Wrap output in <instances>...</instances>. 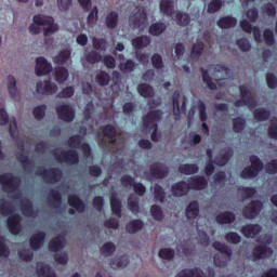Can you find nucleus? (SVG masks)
I'll list each match as a JSON object with an SVG mask.
<instances>
[{
	"label": "nucleus",
	"mask_w": 277,
	"mask_h": 277,
	"mask_svg": "<svg viewBox=\"0 0 277 277\" xmlns=\"http://www.w3.org/2000/svg\"><path fill=\"white\" fill-rule=\"evenodd\" d=\"M34 116L37 120H42L47 116V105L37 106L34 110Z\"/></svg>",
	"instance_id": "58"
},
{
	"label": "nucleus",
	"mask_w": 277,
	"mask_h": 277,
	"mask_svg": "<svg viewBox=\"0 0 277 277\" xmlns=\"http://www.w3.org/2000/svg\"><path fill=\"white\" fill-rule=\"evenodd\" d=\"M50 198L54 209H60V207H62V194H60V192L51 190Z\"/></svg>",
	"instance_id": "47"
},
{
	"label": "nucleus",
	"mask_w": 277,
	"mask_h": 277,
	"mask_svg": "<svg viewBox=\"0 0 277 277\" xmlns=\"http://www.w3.org/2000/svg\"><path fill=\"white\" fill-rule=\"evenodd\" d=\"M28 153L24 151V154H18L17 159L21 161L22 166H24L25 170H34L36 167V162L34 160L29 159V156H27Z\"/></svg>",
	"instance_id": "35"
},
{
	"label": "nucleus",
	"mask_w": 277,
	"mask_h": 277,
	"mask_svg": "<svg viewBox=\"0 0 277 277\" xmlns=\"http://www.w3.org/2000/svg\"><path fill=\"white\" fill-rule=\"evenodd\" d=\"M163 23H155L149 27V32L151 36H161V34L167 29Z\"/></svg>",
	"instance_id": "48"
},
{
	"label": "nucleus",
	"mask_w": 277,
	"mask_h": 277,
	"mask_svg": "<svg viewBox=\"0 0 277 277\" xmlns=\"http://www.w3.org/2000/svg\"><path fill=\"white\" fill-rule=\"evenodd\" d=\"M87 62H89V64H98V62H101V60H103V56L101 55V53L96 52V51H91L87 57H85Z\"/></svg>",
	"instance_id": "54"
},
{
	"label": "nucleus",
	"mask_w": 277,
	"mask_h": 277,
	"mask_svg": "<svg viewBox=\"0 0 277 277\" xmlns=\"http://www.w3.org/2000/svg\"><path fill=\"white\" fill-rule=\"evenodd\" d=\"M130 25L143 31L144 27L148 25V19L146 18V11L144 8H135L130 16Z\"/></svg>",
	"instance_id": "11"
},
{
	"label": "nucleus",
	"mask_w": 277,
	"mask_h": 277,
	"mask_svg": "<svg viewBox=\"0 0 277 277\" xmlns=\"http://www.w3.org/2000/svg\"><path fill=\"white\" fill-rule=\"evenodd\" d=\"M127 230L131 235L138 233V230H142L144 228V223L141 220H133L127 225Z\"/></svg>",
	"instance_id": "43"
},
{
	"label": "nucleus",
	"mask_w": 277,
	"mask_h": 277,
	"mask_svg": "<svg viewBox=\"0 0 277 277\" xmlns=\"http://www.w3.org/2000/svg\"><path fill=\"white\" fill-rule=\"evenodd\" d=\"M154 196L159 202H163V200H166V193L163 192V188L157 184L154 185Z\"/></svg>",
	"instance_id": "57"
},
{
	"label": "nucleus",
	"mask_w": 277,
	"mask_h": 277,
	"mask_svg": "<svg viewBox=\"0 0 277 277\" xmlns=\"http://www.w3.org/2000/svg\"><path fill=\"white\" fill-rule=\"evenodd\" d=\"M44 239H45L44 233L35 234L30 239V246L32 250H38L42 248V246H44Z\"/></svg>",
	"instance_id": "36"
},
{
	"label": "nucleus",
	"mask_w": 277,
	"mask_h": 277,
	"mask_svg": "<svg viewBox=\"0 0 277 277\" xmlns=\"http://www.w3.org/2000/svg\"><path fill=\"white\" fill-rule=\"evenodd\" d=\"M200 213V208L198 206V202H192L186 209V217L188 220H195V217H198V214Z\"/></svg>",
	"instance_id": "42"
},
{
	"label": "nucleus",
	"mask_w": 277,
	"mask_h": 277,
	"mask_svg": "<svg viewBox=\"0 0 277 277\" xmlns=\"http://www.w3.org/2000/svg\"><path fill=\"white\" fill-rule=\"evenodd\" d=\"M189 185L192 189H205L207 187V179L205 176L192 177Z\"/></svg>",
	"instance_id": "40"
},
{
	"label": "nucleus",
	"mask_w": 277,
	"mask_h": 277,
	"mask_svg": "<svg viewBox=\"0 0 277 277\" xmlns=\"http://www.w3.org/2000/svg\"><path fill=\"white\" fill-rule=\"evenodd\" d=\"M258 241L262 243L253 250V261L259 259H267L274 254V250L267 248L272 243L273 238L271 235L261 236Z\"/></svg>",
	"instance_id": "8"
},
{
	"label": "nucleus",
	"mask_w": 277,
	"mask_h": 277,
	"mask_svg": "<svg viewBox=\"0 0 277 277\" xmlns=\"http://www.w3.org/2000/svg\"><path fill=\"white\" fill-rule=\"evenodd\" d=\"M54 157L61 163H79V154L76 150L61 151L56 149Z\"/></svg>",
	"instance_id": "15"
},
{
	"label": "nucleus",
	"mask_w": 277,
	"mask_h": 277,
	"mask_svg": "<svg viewBox=\"0 0 277 277\" xmlns=\"http://www.w3.org/2000/svg\"><path fill=\"white\" fill-rule=\"evenodd\" d=\"M68 203H69V207H72L74 209H76L78 213H83V211H85V203H83L81 199H79V197L75 195L69 196Z\"/></svg>",
	"instance_id": "33"
},
{
	"label": "nucleus",
	"mask_w": 277,
	"mask_h": 277,
	"mask_svg": "<svg viewBox=\"0 0 277 277\" xmlns=\"http://www.w3.org/2000/svg\"><path fill=\"white\" fill-rule=\"evenodd\" d=\"M103 133L105 137L108 138V142L104 143L103 141H100V145L108 148V150H111V153H118V150L122 148L124 141L120 140L122 137L121 135H118L117 138L114 140V137H116V128H114V126H106L103 129Z\"/></svg>",
	"instance_id": "5"
},
{
	"label": "nucleus",
	"mask_w": 277,
	"mask_h": 277,
	"mask_svg": "<svg viewBox=\"0 0 277 277\" xmlns=\"http://www.w3.org/2000/svg\"><path fill=\"white\" fill-rule=\"evenodd\" d=\"M129 265V256L123 254V255H117L111 262H110V267L113 269H122Z\"/></svg>",
	"instance_id": "31"
},
{
	"label": "nucleus",
	"mask_w": 277,
	"mask_h": 277,
	"mask_svg": "<svg viewBox=\"0 0 277 277\" xmlns=\"http://www.w3.org/2000/svg\"><path fill=\"white\" fill-rule=\"evenodd\" d=\"M261 230L262 228L260 227L259 224L246 225L241 228L242 235H245V237H251V238H254L255 235H259Z\"/></svg>",
	"instance_id": "34"
},
{
	"label": "nucleus",
	"mask_w": 277,
	"mask_h": 277,
	"mask_svg": "<svg viewBox=\"0 0 277 277\" xmlns=\"http://www.w3.org/2000/svg\"><path fill=\"white\" fill-rule=\"evenodd\" d=\"M137 90L138 94H141V96H144V98H148V96H155V90L147 83L140 84Z\"/></svg>",
	"instance_id": "44"
},
{
	"label": "nucleus",
	"mask_w": 277,
	"mask_h": 277,
	"mask_svg": "<svg viewBox=\"0 0 277 277\" xmlns=\"http://www.w3.org/2000/svg\"><path fill=\"white\" fill-rule=\"evenodd\" d=\"M16 201L5 202L0 199V214L10 215L6 224L12 235H21L23 233V226L21 225V216L16 213Z\"/></svg>",
	"instance_id": "3"
},
{
	"label": "nucleus",
	"mask_w": 277,
	"mask_h": 277,
	"mask_svg": "<svg viewBox=\"0 0 277 277\" xmlns=\"http://www.w3.org/2000/svg\"><path fill=\"white\" fill-rule=\"evenodd\" d=\"M261 209H263V203L261 201H253L245 208L243 215L248 220H253V217H256V215H259Z\"/></svg>",
	"instance_id": "24"
},
{
	"label": "nucleus",
	"mask_w": 277,
	"mask_h": 277,
	"mask_svg": "<svg viewBox=\"0 0 277 277\" xmlns=\"http://www.w3.org/2000/svg\"><path fill=\"white\" fill-rule=\"evenodd\" d=\"M168 167L163 164H154L150 167L149 172H145L142 176L145 179H163L168 175Z\"/></svg>",
	"instance_id": "18"
},
{
	"label": "nucleus",
	"mask_w": 277,
	"mask_h": 277,
	"mask_svg": "<svg viewBox=\"0 0 277 277\" xmlns=\"http://www.w3.org/2000/svg\"><path fill=\"white\" fill-rule=\"evenodd\" d=\"M150 213L154 220H158V222L163 220V211L159 208V206H153Z\"/></svg>",
	"instance_id": "62"
},
{
	"label": "nucleus",
	"mask_w": 277,
	"mask_h": 277,
	"mask_svg": "<svg viewBox=\"0 0 277 277\" xmlns=\"http://www.w3.org/2000/svg\"><path fill=\"white\" fill-rule=\"evenodd\" d=\"M216 222L219 224H230L235 222V214L230 212L221 213L216 216Z\"/></svg>",
	"instance_id": "45"
},
{
	"label": "nucleus",
	"mask_w": 277,
	"mask_h": 277,
	"mask_svg": "<svg viewBox=\"0 0 277 277\" xmlns=\"http://www.w3.org/2000/svg\"><path fill=\"white\" fill-rule=\"evenodd\" d=\"M66 247V237L64 235L57 236L51 240L49 248L52 252H60L62 248Z\"/></svg>",
	"instance_id": "28"
},
{
	"label": "nucleus",
	"mask_w": 277,
	"mask_h": 277,
	"mask_svg": "<svg viewBox=\"0 0 277 277\" xmlns=\"http://www.w3.org/2000/svg\"><path fill=\"white\" fill-rule=\"evenodd\" d=\"M251 167L246 168L241 173V179H254V176H259V172L263 170V162L256 156H251L250 158Z\"/></svg>",
	"instance_id": "12"
},
{
	"label": "nucleus",
	"mask_w": 277,
	"mask_h": 277,
	"mask_svg": "<svg viewBox=\"0 0 277 277\" xmlns=\"http://www.w3.org/2000/svg\"><path fill=\"white\" fill-rule=\"evenodd\" d=\"M160 10L167 16H175L179 25L185 27L189 25V15L187 13H179L174 11V2L172 0H161Z\"/></svg>",
	"instance_id": "6"
},
{
	"label": "nucleus",
	"mask_w": 277,
	"mask_h": 277,
	"mask_svg": "<svg viewBox=\"0 0 277 277\" xmlns=\"http://www.w3.org/2000/svg\"><path fill=\"white\" fill-rule=\"evenodd\" d=\"M37 274L39 277H55V273L51 271V266L44 263L37 264Z\"/></svg>",
	"instance_id": "37"
},
{
	"label": "nucleus",
	"mask_w": 277,
	"mask_h": 277,
	"mask_svg": "<svg viewBox=\"0 0 277 277\" xmlns=\"http://www.w3.org/2000/svg\"><path fill=\"white\" fill-rule=\"evenodd\" d=\"M217 25L221 29H230V27H235L237 25V19L235 17L225 16L219 19Z\"/></svg>",
	"instance_id": "38"
},
{
	"label": "nucleus",
	"mask_w": 277,
	"mask_h": 277,
	"mask_svg": "<svg viewBox=\"0 0 277 277\" xmlns=\"http://www.w3.org/2000/svg\"><path fill=\"white\" fill-rule=\"evenodd\" d=\"M185 96H181L179 91L173 93V114L179 119L182 114H185Z\"/></svg>",
	"instance_id": "17"
},
{
	"label": "nucleus",
	"mask_w": 277,
	"mask_h": 277,
	"mask_svg": "<svg viewBox=\"0 0 277 277\" xmlns=\"http://www.w3.org/2000/svg\"><path fill=\"white\" fill-rule=\"evenodd\" d=\"M116 25H118V13L110 12L106 16V27H108V29H114V27H116Z\"/></svg>",
	"instance_id": "50"
},
{
	"label": "nucleus",
	"mask_w": 277,
	"mask_h": 277,
	"mask_svg": "<svg viewBox=\"0 0 277 277\" xmlns=\"http://www.w3.org/2000/svg\"><path fill=\"white\" fill-rule=\"evenodd\" d=\"M161 116L162 114L159 110H151L144 118V131L150 133L153 142H159V137H157V122L161 120Z\"/></svg>",
	"instance_id": "7"
},
{
	"label": "nucleus",
	"mask_w": 277,
	"mask_h": 277,
	"mask_svg": "<svg viewBox=\"0 0 277 277\" xmlns=\"http://www.w3.org/2000/svg\"><path fill=\"white\" fill-rule=\"evenodd\" d=\"M203 82L207 83L210 90H215L217 85H222L228 81V75H230V70L222 65H211L209 71L201 68ZM209 72L212 77L209 76Z\"/></svg>",
	"instance_id": "2"
},
{
	"label": "nucleus",
	"mask_w": 277,
	"mask_h": 277,
	"mask_svg": "<svg viewBox=\"0 0 277 277\" xmlns=\"http://www.w3.org/2000/svg\"><path fill=\"white\" fill-rule=\"evenodd\" d=\"M96 82L98 83V85H109V81L111 80V77L109 76V74H107L106 71H100L96 75Z\"/></svg>",
	"instance_id": "49"
},
{
	"label": "nucleus",
	"mask_w": 277,
	"mask_h": 277,
	"mask_svg": "<svg viewBox=\"0 0 277 277\" xmlns=\"http://www.w3.org/2000/svg\"><path fill=\"white\" fill-rule=\"evenodd\" d=\"M72 94H75V88L67 87V88H64L61 92H58L56 96L58 98H70Z\"/></svg>",
	"instance_id": "61"
},
{
	"label": "nucleus",
	"mask_w": 277,
	"mask_h": 277,
	"mask_svg": "<svg viewBox=\"0 0 277 277\" xmlns=\"http://www.w3.org/2000/svg\"><path fill=\"white\" fill-rule=\"evenodd\" d=\"M110 206L113 213L117 215V217H121L122 202L118 200L116 194H113L110 197Z\"/></svg>",
	"instance_id": "39"
},
{
	"label": "nucleus",
	"mask_w": 277,
	"mask_h": 277,
	"mask_svg": "<svg viewBox=\"0 0 277 277\" xmlns=\"http://www.w3.org/2000/svg\"><path fill=\"white\" fill-rule=\"evenodd\" d=\"M9 122V132L11 137L13 140H18L21 137V133H18V126L16 123V118L12 117L10 119V116L8 115V111L4 108L0 109V124L3 127V124H8Z\"/></svg>",
	"instance_id": "10"
},
{
	"label": "nucleus",
	"mask_w": 277,
	"mask_h": 277,
	"mask_svg": "<svg viewBox=\"0 0 277 277\" xmlns=\"http://www.w3.org/2000/svg\"><path fill=\"white\" fill-rule=\"evenodd\" d=\"M56 3L60 12H68L72 5V0H56Z\"/></svg>",
	"instance_id": "60"
},
{
	"label": "nucleus",
	"mask_w": 277,
	"mask_h": 277,
	"mask_svg": "<svg viewBox=\"0 0 277 277\" xmlns=\"http://www.w3.org/2000/svg\"><path fill=\"white\" fill-rule=\"evenodd\" d=\"M188 192H189V184L185 182H180L172 186V193L177 198H181L182 196H186Z\"/></svg>",
	"instance_id": "29"
},
{
	"label": "nucleus",
	"mask_w": 277,
	"mask_h": 277,
	"mask_svg": "<svg viewBox=\"0 0 277 277\" xmlns=\"http://www.w3.org/2000/svg\"><path fill=\"white\" fill-rule=\"evenodd\" d=\"M182 174H196L198 172V166L196 164H183L180 167Z\"/></svg>",
	"instance_id": "55"
},
{
	"label": "nucleus",
	"mask_w": 277,
	"mask_h": 277,
	"mask_svg": "<svg viewBox=\"0 0 277 277\" xmlns=\"http://www.w3.org/2000/svg\"><path fill=\"white\" fill-rule=\"evenodd\" d=\"M176 277H215V272L211 267H208L206 273H202V271L198 268L184 269L180 272Z\"/></svg>",
	"instance_id": "19"
},
{
	"label": "nucleus",
	"mask_w": 277,
	"mask_h": 277,
	"mask_svg": "<svg viewBox=\"0 0 277 277\" xmlns=\"http://www.w3.org/2000/svg\"><path fill=\"white\" fill-rule=\"evenodd\" d=\"M37 174L42 176L45 183H57V181H62V171L60 169L47 170L44 167H41L38 169Z\"/></svg>",
	"instance_id": "14"
},
{
	"label": "nucleus",
	"mask_w": 277,
	"mask_h": 277,
	"mask_svg": "<svg viewBox=\"0 0 277 277\" xmlns=\"http://www.w3.org/2000/svg\"><path fill=\"white\" fill-rule=\"evenodd\" d=\"M121 184L123 187H133L135 194L138 196H144L146 194V187L142 183H135V180L129 175L121 177Z\"/></svg>",
	"instance_id": "22"
},
{
	"label": "nucleus",
	"mask_w": 277,
	"mask_h": 277,
	"mask_svg": "<svg viewBox=\"0 0 277 277\" xmlns=\"http://www.w3.org/2000/svg\"><path fill=\"white\" fill-rule=\"evenodd\" d=\"M128 205H129L130 211H132V213H137V211H140V198L135 197V195H132L129 198Z\"/></svg>",
	"instance_id": "53"
},
{
	"label": "nucleus",
	"mask_w": 277,
	"mask_h": 277,
	"mask_svg": "<svg viewBox=\"0 0 277 277\" xmlns=\"http://www.w3.org/2000/svg\"><path fill=\"white\" fill-rule=\"evenodd\" d=\"M198 110L200 114V120H201V122H203L201 126V129H202L203 133H206L208 135L209 134V126H207V123H206L208 115H207V106L205 105V102L198 101Z\"/></svg>",
	"instance_id": "27"
},
{
	"label": "nucleus",
	"mask_w": 277,
	"mask_h": 277,
	"mask_svg": "<svg viewBox=\"0 0 277 277\" xmlns=\"http://www.w3.org/2000/svg\"><path fill=\"white\" fill-rule=\"evenodd\" d=\"M60 29V26L55 24V19L51 16H45L38 14L34 16V23L29 26V31L32 36H38L43 30V34L47 37L53 36L55 31Z\"/></svg>",
	"instance_id": "4"
},
{
	"label": "nucleus",
	"mask_w": 277,
	"mask_h": 277,
	"mask_svg": "<svg viewBox=\"0 0 277 277\" xmlns=\"http://www.w3.org/2000/svg\"><path fill=\"white\" fill-rule=\"evenodd\" d=\"M54 64L70 66L72 64V61H70V50H64L58 55L53 57Z\"/></svg>",
	"instance_id": "30"
},
{
	"label": "nucleus",
	"mask_w": 277,
	"mask_h": 277,
	"mask_svg": "<svg viewBox=\"0 0 277 277\" xmlns=\"http://www.w3.org/2000/svg\"><path fill=\"white\" fill-rule=\"evenodd\" d=\"M233 155V149L227 148L223 151V156L222 157H217L215 159V164L216 166H226V163H228V159H230Z\"/></svg>",
	"instance_id": "46"
},
{
	"label": "nucleus",
	"mask_w": 277,
	"mask_h": 277,
	"mask_svg": "<svg viewBox=\"0 0 277 277\" xmlns=\"http://www.w3.org/2000/svg\"><path fill=\"white\" fill-rule=\"evenodd\" d=\"M6 85H8V90L11 98H14V101H21V93L16 88V78H14V76L8 77Z\"/></svg>",
	"instance_id": "26"
},
{
	"label": "nucleus",
	"mask_w": 277,
	"mask_h": 277,
	"mask_svg": "<svg viewBox=\"0 0 277 277\" xmlns=\"http://www.w3.org/2000/svg\"><path fill=\"white\" fill-rule=\"evenodd\" d=\"M241 100L235 103L236 107H249V109H253L256 107V100L253 98L250 90L246 88V85L240 87Z\"/></svg>",
	"instance_id": "13"
},
{
	"label": "nucleus",
	"mask_w": 277,
	"mask_h": 277,
	"mask_svg": "<svg viewBox=\"0 0 277 277\" xmlns=\"http://www.w3.org/2000/svg\"><path fill=\"white\" fill-rule=\"evenodd\" d=\"M36 62V74L38 77H44V75H49L53 70V65L47 62L44 57H38Z\"/></svg>",
	"instance_id": "23"
},
{
	"label": "nucleus",
	"mask_w": 277,
	"mask_h": 277,
	"mask_svg": "<svg viewBox=\"0 0 277 277\" xmlns=\"http://www.w3.org/2000/svg\"><path fill=\"white\" fill-rule=\"evenodd\" d=\"M0 184L3 192L9 194L13 200H19V209L26 217H37L38 212L34 211V205L29 199L23 198V192H21V179L8 173L0 175Z\"/></svg>",
	"instance_id": "1"
},
{
	"label": "nucleus",
	"mask_w": 277,
	"mask_h": 277,
	"mask_svg": "<svg viewBox=\"0 0 277 277\" xmlns=\"http://www.w3.org/2000/svg\"><path fill=\"white\" fill-rule=\"evenodd\" d=\"M69 146L71 148H81L87 161H89V159H94V157L92 156V149L90 148V145L85 143L81 144V135L71 136L69 138Z\"/></svg>",
	"instance_id": "16"
},
{
	"label": "nucleus",
	"mask_w": 277,
	"mask_h": 277,
	"mask_svg": "<svg viewBox=\"0 0 277 277\" xmlns=\"http://www.w3.org/2000/svg\"><path fill=\"white\" fill-rule=\"evenodd\" d=\"M213 248L219 251V253L214 255V264L217 267H224V265L230 261L233 250H230L228 246L217 241L213 243Z\"/></svg>",
	"instance_id": "9"
},
{
	"label": "nucleus",
	"mask_w": 277,
	"mask_h": 277,
	"mask_svg": "<svg viewBox=\"0 0 277 277\" xmlns=\"http://www.w3.org/2000/svg\"><path fill=\"white\" fill-rule=\"evenodd\" d=\"M92 42L93 49H95L96 51H107V40L93 38Z\"/></svg>",
	"instance_id": "52"
},
{
	"label": "nucleus",
	"mask_w": 277,
	"mask_h": 277,
	"mask_svg": "<svg viewBox=\"0 0 277 277\" xmlns=\"http://www.w3.org/2000/svg\"><path fill=\"white\" fill-rule=\"evenodd\" d=\"M37 94H55L57 92V84L51 80H45L37 83L36 87Z\"/></svg>",
	"instance_id": "21"
},
{
	"label": "nucleus",
	"mask_w": 277,
	"mask_h": 277,
	"mask_svg": "<svg viewBox=\"0 0 277 277\" xmlns=\"http://www.w3.org/2000/svg\"><path fill=\"white\" fill-rule=\"evenodd\" d=\"M58 118L65 122H72L75 120V109L68 104H63L56 107Z\"/></svg>",
	"instance_id": "20"
},
{
	"label": "nucleus",
	"mask_w": 277,
	"mask_h": 277,
	"mask_svg": "<svg viewBox=\"0 0 277 277\" xmlns=\"http://www.w3.org/2000/svg\"><path fill=\"white\" fill-rule=\"evenodd\" d=\"M54 77L57 83H65V81H68V77H70V74L68 72V69L64 67H56L54 69Z\"/></svg>",
	"instance_id": "32"
},
{
	"label": "nucleus",
	"mask_w": 277,
	"mask_h": 277,
	"mask_svg": "<svg viewBox=\"0 0 277 277\" xmlns=\"http://www.w3.org/2000/svg\"><path fill=\"white\" fill-rule=\"evenodd\" d=\"M150 42L151 40L148 36L137 37L136 39L132 40V44L135 49H146Z\"/></svg>",
	"instance_id": "41"
},
{
	"label": "nucleus",
	"mask_w": 277,
	"mask_h": 277,
	"mask_svg": "<svg viewBox=\"0 0 277 277\" xmlns=\"http://www.w3.org/2000/svg\"><path fill=\"white\" fill-rule=\"evenodd\" d=\"M268 135L273 140H277V118L272 119L271 127L268 129Z\"/></svg>",
	"instance_id": "64"
},
{
	"label": "nucleus",
	"mask_w": 277,
	"mask_h": 277,
	"mask_svg": "<svg viewBox=\"0 0 277 277\" xmlns=\"http://www.w3.org/2000/svg\"><path fill=\"white\" fill-rule=\"evenodd\" d=\"M225 239L228 241V243H241V236L235 232L226 234Z\"/></svg>",
	"instance_id": "59"
},
{
	"label": "nucleus",
	"mask_w": 277,
	"mask_h": 277,
	"mask_svg": "<svg viewBox=\"0 0 277 277\" xmlns=\"http://www.w3.org/2000/svg\"><path fill=\"white\" fill-rule=\"evenodd\" d=\"M240 26L247 34H253L256 42H263V36L261 35V29H259V27H252V24L246 19L240 22Z\"/></svg>",
	"instance_id": "25"
},
{
	"label": "nucleus",
	"mask_w": 277,
	"mask_h": 277,
	"mask_svg": "<svg viewBox=\"0 0 277 277\" xmlns=\"http://www.w3.org/2000/svg\"><path fill=\"white\" fill-rule=\"evenodd\" d=\"M98 21V8L94 6L88 16V24L92 27L93 25H96Z\"/></svg>",
	"instance_id": "56"
},
{
	"label": "nucleus",
	"mask_w": 277,
	"mask_h": 277,
	"mask_svg": "<svg viewBox=\"0 0 277 277\" xmlns=\"http://www.w3.org/2000/svg\"><path fill=\"white\" fill-rule=\"evenodd\" d=\"M255 120H267L269 118V111L259 108L254 111Z\"/></svg>",
	"instance_id": "63"
},
{
	"label": "nucleus",
	"mask_w": 277,
	"mask_h": 277,
	"mask_svg": "<svg viewBox=\"0 0 277 277\" xmlns=\"http://www.w3.org/2000/svg\"><path fill=\"white\" fill-rule=\"evenodd\" d=\"M116 252V245L113 242H106L102 248H101V253L103 256H111Z\"/></svg>",
	"instance_id": "51"
}]
</instances>
